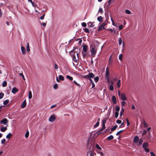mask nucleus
I'll list each match as a JSON object with an SVG mask.
<instances>
[{"label": "nucleus", "instance_id": "obj_3", "mask_svg": "<svg viewBox=\"0 0 156 156\" xmlns=\"http://www.w3.org/2000/svg\"><path fill=\"white\" fill-rule=\"evenodd\" d=\"M97 49L95 47H93L90 50V51L91 52V55L93 57L95 56L96 53Z\"/></svg>", "mask_w": 156, "mask_h": 156}, {"label": "nucleus", "instance_id": "obj_60", "mask_svg": "<svg viewBox=\"0 0 156 156\" xmlns=\"http://www.w3.org/2000/svg\"><path fill=\"white\" fill-rule=\"evenodd\" d=\"M150 153L151 154V156H155L156 155L153 152L151 151L150 152Z\"/></svg>", "mask_w": 156, "mask_h": 156}, {"label": "nucleus", "instance_id": "obj_4", "mask_svg": "<svg viewBox=\"0 0 156 156\" xmlns=\"http://www.w3.org/2000/svg\"><path fill=\"white\" fill-rule=\"evenodd\" d=\"M8 120L6 118H4L0 121V123L1 124H3L5 125L7 123Z\"/></svg>", "mask_w": 156, "mask_h": 156}, {"label": "nucleus", "instance_id": "obj_42", "mask_svg": "<svg viewBox=\"0 0 156 156\" xmlns=\"http://www.w3.org/2000/svg\"><path fill=\"white\" fill-rule=\"evenodd\" d=\"M119 115V112H115V116L116 118H117Z\"/></svg>", "mask_w": 156, "mask_h": 156}, {"label": "nucleus", "instance_id": "obj_63", "mask_svg": "<svg viewBox=\"0 0 156 156\" xmlns=\"http://www.w3.org/2000/svg\"><path fill=\"white\" fill-rule=\"evenodd\" d=\"M41 25H43L44 27H45L46 25V23H41Z\"/></svg>", "mask_w": 156, "mask_h": 156}, {"label": "nucleus", "instance_id": "obj_16", "mask_svg": "<svg viewBox=\"0 0 156 156\" xmlns=\"http://www.w3.org/2000/svg\"><path fill=\"white\" fill-rule=\"evenodd\" d=\"M148 145L149 144L148 143L145 142L144 143L143 145V147L144 148H146L147 147H148Z\"/></svg>", "mask_w": 156, "mask_h": 156}, {"label": "nucleus", "instance_id": "obj_11", "mask_svg": "<svg viewBox=\"0 0 156 156\" xmlns=\"http://www.w3.org/2000/svg\"><path fill=\"white\" fill-rule=\"evenodd\" d=\"M109 68L108 67H107L106 68V74L105 76L106 77H109Z\"/></svg>", "mask_w": 156, "mask_h": 156}, {"label": "nucleus", "instance_id": "obj_64", "mask_svg": "<svg viewBox=\"0 0 156 156\" xmlns=\"http://www.w3.org/2000/svg\"><path fill=\"white\" fill-rule=\"evenodd\" d=\"M122 28H123V26L122 25H119V30H122Z\"/></svg>", "mask_w": 156, "mask_h": 156}, {"label": "nucleus", "instance_id": "obj_32", "mask_svg": "<svg viewBox=\"0 0 156 156\" xmlns=\"http://www.w3.org/2000/svg\"><path fill=\"white\" fill-rule=\"evenodd\" d=\"M107 24V23L106 22H105V23H103L101 26L103 27V28L104 29H105V26Z\"/></svg>", "mask_w": 156, "mask_h": 156}, {"label": "nucleus", "instance_id": "obj_27", "mask_svg": "<svg viewBox=\"0 0 156 156\" xmlns=\"http://www.w3.org/2000/svg\"><path fill=\"white\" fill-rule=\"evenodd\" d=\"M32 98V94L31 91H30L29 93V99H30Z\"/></svg>", "mask_w": 156, "mask_h": 156}, {"label": "nucleus", "instance_id": "obj_58", "mask_svg": "<svg viewBox=\"0 0 156 156\" xmlns=\"http://www.w3.org/2000/svg\"><path fill=\"white\" fill-rule=\"evenodd\" d=\"M124 126V122H122L121 123V125L119 126V127L120 128H122Z\"/></svg>", "mask_w": 156, "mask_h": 156}, {"label": "nucleus", "instance_id": "obj_14", "mask_svg": "<svg viewBox=\"0 0 156 156\" xmlns=\"http://www.w3.org/2000/svg\"><path fill=\"white\" fill-rule=\"evenodd\" d=\"M26 100L25 99L23 102V103L21 106V107L22 108H23L26 106Z\"/></svg>", "mask_w": 156, "mask_h": 156}, {"label": "nucleus", "instance_id": "obj_38", "mask_svg": "<svg viewBox=\"0 0 156 156\" xmlns=\"http://www.w3.org/2000/svg\"><path fill=\"white\" fill-rule=\"evenodd\" d=\"M20 76H21L23 77V78L24 80H25V79L24 78V76L22 73H20L19 74Z\"/></svg>", "mask_w": 156, "mask_h": 156}, {"label": "nucleus", "instance_id": "obj_50", "mask_svg": "<svg viewBox=\"0 0 156 156\" xmlns=\"http://www.w3.org/2000/svg\"><path fill=\"white\" fill-rule=\"evenodd\" d=\"M103 27L101 26H100L99 27L98 30V31H100L102 30Z\"/></svg>", "mask_w": 156, "mask_h": 156}, {"label": "nucleus", "instance_id": "obj_19", "mask_svg": "<svg viewBox=\"0 0 156 156\" xmlns=\"http://www.w3.org/2000/svg\"><path fill=\"white\" fill-rule=\"evenodd\" d=\"M117 87L118 88H119L121 86V80H119L117 83Z\"/></svg>", "mask_w": 156, "mask_h": 156}, {"label": "nucleus", "instance_id": "obj_35", "mask_svg": "<svg viewBox=\"0 0 156 156\" xmlns=\"http://www.w3.org/2000/svg\"><path fill=\"white\" fill-rule=\"evenodd\" d=\"M143 124L144 125V127L145 128L147 127L148 126H147V123L145 121H144L143 122Z\"/></svg>", "mask_w": 156, "mask_h": 156}, {"label": "nucleus", "instance_id": "obj_43", "mask_svg": "<svg viewBox=\"0 0 156 156\" xmlns=\"http://www.w3.org/2000/svg\"><path fill=\"white\" fill-rule=\"evenodd\" d=\"M120 107L119 106H117L116 107V109H115V110H116V111L115 112H119V110H120Z\"/></svg>", "mask_w": 156, "mask_h": 156}, {"label": "nucleus", "instance_id": "obj_36", "mask_svg": "<svg viewBox=\"0 0 156 156\" xmlns=\"http://www.w3.org/2000/svg\"><path fill=\"white\" fill-rule=\"evenodd\" d=\"M29 135V132L28 131H27L26 134H25V137L26 138H27Z\"/></svg>", "mask_w": 156, "mask_h": 156}, {"label": "nucleus", "instance_id": "obj_61", "mask_svg": "<svg viewBox=\"0 0 156 156\" xmlns=\"http://www.w3.org/2000/svg\"><path fill=\"white\" fill-rule=\"evenodd\" d=\"M126 121L127 122V126H129L130 124V123L129 121V120L128 119H126Z\"/></svg>", "mask_w": 156, "mask_h": 156}, {"label": "nucleus", "instance_id": "obj_10", "mask_svg": "<svg viewBox=\"0 0 156 156\" xmlns=\"http://www.w3.org/2000/svg\"><path fill=\"white\" fill-rule=\"evenodd\" d=\"M18 89L16 87H14L12 88V92L13 94H15L18 91Z\"/></svg>", "mask_w": 156, "mask_h": 156}, {"label": "nucleus", "instance_id": "obj_13", "mask_svg": "<svg viewBox=\"0 0 156 156\" xmlns=\"http://www.w3.org/2000/svg\"><path fill=\"white\" fill-rule=\"evenodd\" d=\"M112 101L113 104H115L116 103V98L115 96H112Z\"/></svg>", "mask_w": 156, "mask_h": 156}, {"label": "nucleus", "instance_id": "obj_22", "mask_svg": "<svg viewBox=\"0 0 156 156\" xmlns=\"http://www.w3.org/2000/svg\"><path fill=\"white\" fill-rule=\"evenodd\" d=\"M7 85V82L5 81H4L2 83V86L5 87Z\"/></svg>", "mask_w": 156, "mask_h": 156}, {"label": "nucleus", "instance_id": "obj_56", "mask_svg": "<svg viewBox=\"0 0 156 156\" xmlns=\"http://www.w3.org/2000/svg\"><path fill=\"white\" fill-rule=\"evenodd\" d=\"M144 149L145 151L147 152H148L150 151V150H149V149L148 148H145Z\"/></svg>", "mask_w": 156, "mask_h": 156}, {"label": "nucleus", "instance_id": "obj_21", "mask_svg": "<svg viewBox=\"0 0 156 156\" xmlns=\"http://www.w3.org/2000/svg\"><path fill=\"white\" fill-rule=\"evenodd\" d=\"M113 138V136L112 135H111L108 137L107 139L108 140H112Z\"/></svg>", "mask_w": 156, "mask_h": 156}, {"label": "nucleus", "instance_id": "obj_18", "mask_svg": "<svg viewBox=\"0 0 156 156\" xmlns=\"http://www.w3.org/2000/svg\"><path fill=\"white\" fill-rule=\"evenodd\" d=\"M97 20L100 22H101L103 21V18L101 16H99L97 18Z\"/></svg>", "mask_w": 156, "mask_h": 156}, {"label": "nucleus", "instance_id": "obj_12", "mask_svg": "<svg viewBox=\"0 0 156 156\" xmlns=\"http://www.w3.org/2000/svg\"><path fill=\"white\" fill-rule=\"evenodd\" d=\"M7 129V128L6 127H4L3 125L1 126V131L2 132H5Z\"/></svg>", "mask_w": 156, "mask_h": 156}, {"label": "nucleus", "instance_id": "obj_34", "mask_svg": "<svg viewBox=\"0 0 156 156\" xmlns=\"http://www.w3.org/2000/svg\"><path fill=\"white\" fill-rule=\"evenodd\" d=\"M99 124V122L97 121L95 125H94V127L95 128H96L98 126Z\"/></svg>", "mask_w": 156, "mask_h": 156}, {"label": "nucleus", "instance_id": "obj_26", "mask_svg": "<svg viewBox=\"0 0 156 156\" xmlns=\"http://www.w3.org/2000/svg\"><path fill=\"white\" fill-rule=\"evenodd\" d=\"M107 119L106 118H105L102 120V125H105Z\"/></svg>", "mask_w": 156, "mask_h": 156}, {"label": "nucleus", "instance_id": "obj_45", "mask_svg": "<svg viewBox=\"0 0 156 156\" xmlns=\"http://www.w3.org/2000/svg\"><path fill=\"white\" fill-rule=\"evenodd\" d=\"M96 147L99 149V150H101V148L99 146V145L98 144H97L96 145Z\"/></svg>", "mask_w": 156, "mask_h": 156}, {"label": "nucleus", "instance_id": "obj_1", "mask_svg": "<svg viewBox=\"0 0 156 156\" xmlns=\"http://www.w3.org/2000/svg\"><path fill=\"white\" fill-rule=\"evenodd\" d=\"M76 49L77 50V48L76 47H74L73 50L70 51V54L73 58V60L74 62H76L78 58L79 55L75 51H74Z\"/></svg>", "mask_w": 156, "mask_h": 156}, {"label": "nucleus", "instance_id": "obj_9", "mask_svg": "<svg viewBox=\"0 0 156 156\" xmlns=\"http://www.w3.org/2000/svg\"><path fill=\"white\" fill-rule=\"evenodd\" d=\"M88 48V47L87 45L85 44H83V49L84 52H86L87 51Z\"/></svg>", "mask_w": 156, "mask_h": 156}, {"label": "nucleus", "instance_id": "obj_29", "mask_svg": "<svg viewBox=\"0 0 156 156\" xmlns=\"http://www.w3.org/2000/svg\"><path fill=\"white\" fill-rule=\"evenodd\" d=\"M12 136V135L11 133H9L7 135L6 138L8 139H9Z\"/></svg>", "mask_w": 156, "mask_h": 156}, {"label": "nucleus", "instance_id": "obj_47", "mask_svg": "<svg viewBox=\"0 0 156 156\" xmlns=\"http://www.w3.org/2000/svg\"><path fill=\"white\" fill-rule=\"evenodd\" d=\"M126 13L127 14H130L131 13V12L129 10L126 9L125 11Z\"/></svg>", "mask_w": 156, "mask_h": 156}, {"label": "nucleus", "instance_id": "obj_25", "mask_svg": "<svg viewBox=\"0 0 156 156\" xmlns=\"http://www.w3.org/2000/svg\"><path fill=\"white\" fill-rule=\"evenodd\" d=\"M58 77L59 80H64V77L61 75H59Z\"/></svg>", "mask_w": 156, "mask_h": 156}, {"label": "nucleus", "instance_id": "obj_55", "mask_svg": "<svg viewBox=\"0 0 156 156\" xmlns=\"http://www.w3.org/2000/svg\"><path fill=\"white\" fill-rule=\"evenodd\" d=\"M146 133H147L146 130H143V131L142 132V134L143 135H144Z\"/></svg>", "mask_w": 156, "mask_h": 156}, {"label": "nucleus", "instance_id": "obj_49", "mask_svg": "<svg viewBox=\"0 0 156 156\" xmlns=\"http://www.w3.org/2000/svg\"><path fill=\"white\" fill-rule=\"evenodd\" d=\"M58 85L57 84H55L53 86V88L56 89L58 88Z\"/></svg>", "mask_w": 156, "mask_h": 156}, {"label": "nucleus", "instance_id": "obj_5", "mask_svg": "<svg viewBox=\"0 0 156 156\" xmlns=\"http://www.w3.org/2000/svg\"><path fill=\"white\" fill-rule=\"evenodd\" d=\"M56 119V117L54 115H52L49 118V120L51 122H54Z\"/></svg>", "mask_w": 156, "mask_h": 156}, {"label": "nucleus", "instance_id": "obj_52", "mask_svg": "<svg viewBox=\"0 0 156 156\" xmlns=\"http://www.w3.org/2000/svg\"><path fill=\"white\" fill-rule=\"evenodd\" d=\"M98 12H100L101 13H102L103 12V10L101 8H99Z\"/></svg>", "mask_w": 156, "mask_h": 156}, {"label": "nucleus", "instance_id": "obj_30", "mask_svg": "<svg viewBox=\"0 0 156 156\" xmlns=\"http://www.w3.org/2000/svg\"><path fill=\"white\" fill-rule=\"evenodd\" d=\"M99 80V77L97 76L94 78V80L96 83H97Z\"/></svg>", "mask_w": 156, "mask_h": 156}, {"label": "nucleus", "instance_id": "obj_17", "mask_svg": "<svg viewBox=\"0 0 156 156\" xmlns=\"http://www.w3.org/2000/svg\"><path fill=\"white\" fill-rule=\"evenodd\" d=\"M87 25L88 26L90 27H93L94 26V25L91 22H89L87 23Z\"/></svg>", "mask_w": 156, "mask_h": 156}, {"label": "nucleus", "instance_id": "obj_6", "mask_svg": "<svg viewBox=\"0 0 156 156\" xmlns=\"http://www.w3.org/2000/svg\"><path fill=\"white\" fill-rule=\"evenodd\" d=\"M105 125H102V127L101 129H100L97 132V133L98 134H100L101 132L103 130L105 129Z\"/></svg>", "mask_w": 156, "mask_h": 156}, {"label": "nucleus", "instance_id": "obj_51", "mask_svg": "<svg viewBox=\"0 0 156 156\" xmlns=\"http://www.w3.org/2000/svg\"><path fill=\"white\" fill-rule=\"evenodd\" d=\"M122 58V54H121L119 55V59L120 60H121Z\"/></svg>", "mask_w": 156, "mask_h": 156}, {"label": "nucleus", "instance_id": "obj_37", "mask_svg": "<svg viewBox=\"0 0 156 156\" xmlns=\"http://www.w3.org/2000/svg\"><path fill=\"white\" fill-rule=\"evenodd\" d=\"M123 131H124V130H122L119 131V132H118L116 134V135L117 136L119 135L120 134V133H122Z\"/></svg>", "mask_w": 156, "mask_h": 156}, {"label": "nucleus", "instance_id": "obj_28", "mask_svg": "<svg viewBox=\"0 0 156 156\" xmlns=\"http://www.w3.org/2000/svg\"><path fill=\"white\" fill-rule=\"evenodd\" d=\"M66 77L67 79H69L70 80H73V78L69 75H67Z\"/></svg>", "mask_w": 156, "mask_h": 156}, {"label": "nucleus", "instance_id": "obj_33", "mask_svg": "<svg viewBox=\"0 0 156 156\" xmlns=\"http://www.w3.org/2000/svg\"><path fill=\"white\" fill-rule=\"evenodd\" d=\"M122 40L121 38H119V45H120L122 43Z\"/></svg>", "mask_w": 156, "mask_h": 156}, {"label": "nucleus", "instance_id": "obj_53", "mask_svg": "<svg viewBox=\"0 0 156 156\" xmlns=\"http://www.w3.org/2000/svg\"><path fill=\"white\" fill-rule=\"evenodd\" d=\"M109 30L112 33L115 34V31L114 30H113L112 29H110Z\"/></svg>", "mask_w": 156, "mask_h": 156}, {"label": "nucleus", "instance_id": "obj_62", "mask_svg": "<svg viewBox=\"0 0 156 156\" xmlns=\"http://www.w3.org/2000/svg\"><path fill=\"white\" fill-rule=\"evenodd\" d=\"M126 104V102L125 101H122V106H124Z\"/></svg>", "mask_w": 156, "mask_h": 156}, {"label": "nucleus", "instance_id": "obj_59", "mask_svg": "<svg viewBox=\"0 0 156 156\" xmlns=\"http://www.w3.org/2000/svg\"><path fill=\"white\" fill-rule=\"evenodd\" d=\"M82 54H83V58H85L87 56V54L86 53H84L83 52H82Z\"/></svg>", "mask_w": 156, "mask_h": 156}, {"label": "nucleus", "instance_id": "obj_40", "mask_svg": "<svg viewBox=\"0 0 156 156\" xmlns=\"http://www.w3.org/2000/svg\"><path fill=\"white\" fill-rule=\"evenodd\" d=\"M4 94L2 92H1L0 93V99H1L3 97Z\"/></svg>", "mask_w": 156, "mask_h": 156}, {"label": "nucleus", "instance_id": "obj_8", "mask_svg": "<svg viewBox=\"0 0 156 156\" xmlns=\"http://www.w3.org/2000/svg\"><path fill=\"white\" fill-rule=\"evenodd\" d=\"M121 99L123 101H125V100H126L127 99V98L126 97L125 94L123 93H122L121 94Z\"/></svg>", "mask_w": 156, "mask_h": 156}, {"label": "nucleus", "instance_id": "obj_44", "mask_svg": "<svg viewBox=\"0 0 156 156\" xmlns=\"http://www.w3.org/2000/svg\"><path fill=\"white\" fill-rule=\"evenodd\" d=\"M89 154L90 156H94V154L93 153V152L90 151L89 152Z\"/></svg>", "mask_w": 156, "mask_h": 156}, {"label": "nucleus", "instance_id": "obj_23", "mask_svg": "<svg viewBox=\"0 0 156 156\" xmlns=\"http://www.w3.org/2000/svg\"><path fill=\"white\" fill-rule=\"evenodd\" d=\"M9 102V100L7 99L4 101L3 104L4 105H5L8 104Z\"/></svg>", "mask_w": 156, "mask_h": 156}, {"label": "nucleus", "instance_id": "obj_41", "mask_svg": "<svg viewBox=\"0 0 156 156\" xmlns=\"http://www.w3.org/2000/svg\"><path fill=\"white\" fill-rule=\"evenodd\" d=\"M73 82L78 87H80V84L78 83L75 80H74L73 81Z\"/></svg>", "mask_w": 156, "mask_h": 156}, {"label": "nucleus", "instance_id": "obj_20", "mask_svg": "<svg viewBox=\"0 0 156 156\" xmlns=\"http://www.w3.org/2000/svg\"><path fill=\"white\" fill-rule=\"evenodd\" d=\"M124 112V109L122 108H121V111L120 112V117L122 116V115H123V114Z\"/></svg>", "mask_w": 156, "mask_h": 156}, {"label": "nucleus", "instance_id": "obj_57", "mask_svg": "<svg viewBox=\"0 0 156 156\" xmlns=\"http://www.w3.org/2000/svg\"><path fill=\"white\" fill-rule=\"evenodd\" d=\"M116 122L118 124H120L122 122V121H121V120H117L116 121Z\"/></svg>", "mask_w": 156, "mask_h": 156}, {"label": "nucleus", "instance_id": "obj_46", "mask_svg": "<svg viewBox=\"0 0 156 156\" xmlns=\"http://www.w3.org/2000/svg\"><path fill=\"white\" fill-rule=\"evenodd\" d=\"M45 15V13H44L42 16H41L40 17L39 19H41V20L44 19Z\"/></svg>", "mask_w": 156, "mask_h": 156}, {"label": "nucleus", "instance_id": "obj_31", "mask_svg": "<svg viewBox=\"0 0 156 156\" xmlns=\"http://www.w3.org/2000/svg\"><path fill=\"white\" fill-rule=\"evenodd\" d=\"M83 30L86 33H89V29L87 28H85L83 29Z\"/></svg>", "mask_w": 156, "mask_h": 156}, {"label": "nucleus", "instance_id": "obj_2", "mask_svg": "<svg viewBox=\"0 0 156 156\" xmlns=\"http://www.w3.org/2000/svg\"><path fill=\"white\" fill-rule=\"evenodd\" d=\"M95 76V75L92 73H89L87 75L84 76L83 78L89 80L90 81V83H91L92 85V88H94L95 85L94 82L93 81L91 78H93Z\"/></svg>", "mask_w": 156, "mask_h": 156}, {"label": "nucleus", "instance_id": "obj_7", "mask_svg": "<svg viewBox=\"0 0 156 156\" xmlns=\"http://www.w3.org/2000/svg\"><path fill=\"white\" fill-rule=\"evenodd\" d=\"M139 140V137L138 136H136L134 138L133 142L135 144H137Z\"/></svg>", "mask_w": 156, "mask_h": 156}, {"label": "nucleus", "instance_id": "obj_15", "mask_svg": "<svg viewBox=\"0 0 156 156\" xmlns=\"http://www.w3.org/2000/svg\"><path fill=\"white\" fill-rule=\"evenodd\" d=\"M21 50L22 51V53L23 55H25L26 53V50L25 48L23 46H22L21 47Z\"/></svg>", "mask_w": 156, "mask_h": 156}, {"label": "nucleus", "instance_id": "obj_39", "mask_svg": "<svg viewBox=\"0 0 156 156\" xmlns=\"http://www.w3.org/2000/svg\"><path fill=\"white\" fill-rule=\"evenodd\" d=\"M109 90H114V87L112 85H110L109 86Z\"/></svg>", "mask_w": 156, "mask_h": 156}, {"label": "nucleus", "instance_id": "obj_54", "mask_svg": "<svg viewBox=\"0 0 156 156\" xmlns=\"http://www.w3.org/2000/svg\"><path fill=\"white\" fill-rule=\"evenodd\" d=\"M6 141V140L5 139H3L1 140V142L2 144H4Z\"/></svg>", "mask_w": 156, "mask_h": 156}, {"label": "nucleus", "instance_id": "obj_24", "mask_svg": "<svg viewBox=\"0 0 156 156\" xmlns=\"http://www.w3.org/2000/svg\"><path fill=\"white\" fill-rule=\"evenodd\" d=\"M143 142V139H140L139 142L138 144H137L138 146L140 145H141L142 144V142Z\"/></svg>", "mask_w": 156, "mask_h": 156}, {"label": "nucleus", "instance_id": "obj_48", "mask_svg": "<svg viewBox=\"0 0 156 156\" xmlns=\"http://www.w3.org/2000/svg\"><path fill=\"white\" fill-rule=\"evenodd\" d=\"M82 27H85L87 26V24H86V23L83 22L82 23Z\"/></svg>", "mask_w": 156, "mask_h": 156}]
</instances>
